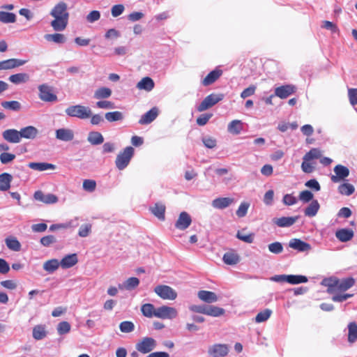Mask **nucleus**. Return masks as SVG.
Returning a JSON list of instances; mask_svg holds the SVG:
<instances>
[{
    "mask_svg": "<svg viewBox=\"0 0 357 357\" xmlns=\"http://www.w3.org/2000/svg\"><path fill=\"white\" fill-rule=\"evenodd\" d=\"M65 112L68 116L79 119H86L91 116V109L89 107L82 105L69 106L66 109Z\"/></svg>",
    "mask_w": 357,
    "mask_h": 357,
    "instance_id": "nucleus-1",
    "label": "nucleus"
},
{
    "mask_svg": "<svg viewBox=\"0 0 357 357\" xmlns=\"http://www.w3.org/2000/svg\"><path fill=\"white\" fill-rule=\"evenodd\" d=\"M134 151L135 150L132 146H127L117 155L115 164L119 170L124 169L128 165L134 155Z\"/></svg>",
    "mask_w": 357,
    "mask_h": 357,
    "instance_id": "nucleus-2",
    "label": "nucleus"
},
{
    "mask_svg": "<svg viewBox=\"0 0 357 357\" xmlns=\"http://www.w3.org/2000/svg\"><path fill=\"white\" fill-rule=\"evenodd\" d=\"M157 342L151 337H144L135 345L137 351L142 354H149L156 348Z\"/></svg>",
    "mask_w": 357,
    "mask_h": 357,
    "instance_id": "nucleus-3",
    "label": "nucleus"
},
{
    "mask_svg": "<svg viewBox=\"0 0 357 357\" xmlns=\"http://www.w3.org/2000/svg\"><path fill=\"white\" fill-rule=\"evenodd\" d=\"M223 98L224 95L222 93H211L202 101L197 107V110L199 112L205 111L221 101Z\"/></svg>",
    "mask_w": 357,
    "mask_h": 357,
    "instance_id": "nucleus-4",
    "label": "nucleus"
},
{
    "mask_svg": "<svg viewBox=\"0 0 357 357\" xmlns=\"http://www.w3.org/2000/svg\"><path fill=\"white\" fill-rule=\"evenodd\" d=\"M154 292L162 299L175 300L177 297V293L171 287L165 284H160L155 287Z\"/></svg>",
    "mask_w": 357,
    "mask_h": 357,
    "instance_id": "nucleus-5",
    "label": "nucleus"
},
{
    "mask_svg": "<svg viewBox=\"0 0 357 357\" xmlns=\"http://www.w3.org/2000/svg\"><path fill=\"white\" fill-rule=\"evenodd\" d=\"M178 315L176 308L167 305H162L156 308L155 317L162 319H173Z\"/></svg>",
    "mask_w": 357,
    "mask_h": 357,
    "instance_id": "nucleus-6",
    "label": "nucleus"
},
{
    "mask_svg": "<svg viewBox=\"0 0 357 357\" xmlns=\"http://www.w3.org/2000/svg\"><path fill=\"white\" fill-rule=\"evenodd\" d=\"M39 98L44 102H56L57 96L53 93L52 88L47 84H43L38 86Z\"/></svg>",
    "mask_w": 357,
    "mask_h": 357,
    "instance_id": "nucleus-7",
    "label": "nucleus"
},
{
    "mask_svg": "<svg viewBox=\"0 0 357 357\" xmlns=\"http://www.w3.org/2000/svg\"><path fill=\"white\" fill-rule=\"evenodd\" d=\"M229 351V346L226 344H214L208 349V354L212 357H225Z\"/></svg>",
    "mask_w": 357,
    "mask_h": 357,
    "instance_id": "nucleus-8",
    "label": "nucleus"
},
{
    "mask_svg": "<svg viewBox=\"0 0 357 357\" xmlns=\"http://www.w3.org/2000/svg\"><path fill=\"white\" fill-rule=\"evenodd\" d=\"M50 14L52 17H64L68 19L69 13L68 12L67 3L63 1H59L53 7Z\"/></svg>",
    "mask_w": 357,
    "mask_h": 357,
    "instance_id": "nucleus-9",
    "label": "nucleus"
},
{
    "mask_svg": "<svg viewBox=\"0 0 357 357\" xmlns=\"http://www.w3.org/2000/svg\"><path fill=\"white\" fill-rule=\"evenodd\" d=\"M296 86L291 84H286L275 89V96L281 99H285L296 92Z\"/></svg>",
    "mask_w": 357,
    "mask_h": 357,
    "instance_id": "nucleus-10",
    "label": "nucleus"
},
{
    "mask_svg": "<svg viewBox=\"0 0 357 357\" xmlns=\"http://www.w3.org/2000/svg\"><path fill=\"white\" fill-rule=\"evenodd\" d=\"M192 223L190 215L185 211L181 212L175 222V227L179 230H185L189 227Z\"/></svg>",
    "mask_w": 357,
    "mask_h": 357,
    "instance_id": "nucleus-11",
    "label": "nucleus"
},
{
    "mask_svg": "<svg viewBox=\"0 0 357 357\" xmlns=\"http://www.w3.org/2000/svg\"><path fill=\"white\" fill-rule=\"evenodd\" d=\"M298 218L299 216L274 218L272 222L279 227H289L294 225Z\"/></svg>",
    "mask_w": 357,
    "mask_h": 357,
    "instance_id": "nucleus-12",
    "label": "nucleus"
},
{
    "mask_svg": "<svg viewBox=\"0 0 357 357\" xmlns=\"http://www.w3.org/2000/svg\"><path fill=\"white\" fill-rule=\"evenodd\" d=\"M26 63V60L18 59H9L0 61V70H10L19 66H22Z\"/></svg>",
    "mask_w": 357,
    "mask_h": 357,
    "instance_id": "nucleus-13",
    "label": "nucleus"
},
{
    "mask_svg": "<svg viewBox=\"0 0 357 357\" xmlns=\"http://www.w3.org/2000/svg\"><path fill=\"white\" fill-rule=\"evenodd\" d=\"M3 138L8 142L17 144L21 141L20 132L15 129H8L2 132Z\"/></svg>",
    "mask_w": 357,
    "mask_h": 357,
    "instance_id": "nucleus-14",
    "label": "nucleus"
},
{
    "mask_svg": "<svg viewBox=\"0 0 357 357\" xmlns=\"http://www.w3.org/2000/svg\"><path fill=\"white\" fill-rule=\"evenodd\" d=\"M289 247L298 252H306L311 249L309 243L298 238H292L289 242Z\"/></svg>",
    "mask_w": 357,
    "mask_h": 357,
    "instance_id": "nucleus-15",
    "label": "nucleus"
},
{
    "mask_svg": "<svg viewBox=\"0 0 357 357\" xmlns=\"http://www.w3.org/2000/svg\"><path fill=\"white\" fill-rule=\"evenodd\" d=\"M56 138L63 142H70L74 139V132L69 128H59L55 132Z\"/></svg>",
    "mask_w": 357,
    "mask_h": 357,
    "instance_id": "nucleus-16",
    "label": "nucleus"
},
{
    "mask_svg": "<svg viewBox=\"0 0 357 357\" xmlns=\"http://www.w3.org/2000/svg\"><path fill=\"white\" fill-rule=\"evenodd\" d=\"M158 116V109L157 107H153L149 111L146 112L142 116L139 121V123L141 125L149 124L153 121Z\"/></svg>",
    "mask_w": 357,
    "mask_h": 357,
    "instance_id": "nucleus-17",
    "label": "nucleus"
},
{
    "mask_svg": "<svg viewBox=\"0 0 357 357\" xmlns=\"http://www.w3.org/2000/svg\"><path fill=\"white\" fill-rule=\"evenodd\" d=\"M34 198L45 204H54L58 201V198L56 195L50 193L44 194L41 191H36L34 193Z\"/></svg>",
    "mask_w": 357,
    "mask_h": 357,
    "instance_id": "nucleus-18",
    "label": "nucleus"
},
{
    "mask_svg": "<svg viewBox=\"0 0 357 357\" xmlns=\"http://www.w3.org/2000/svg\"><path fill=\"white\" fill-rule=\"evenodd\" d=\"M222 74V71L215 68L210 72L202 81V84L204 86H209L214 83Z\"/></svg>",
    "mask_w": 357,
    "mask_h": 357,
    "instance_id": "nucleus-19",
    "label": "nucleus"
},
{
    "mask_svg": "<svg viewBox=\"0 0 357 357\" xmlns=\"http://www.w3.org/2000/svg\"><path fill=\"white\" fill-rule=\"evenodd\" d=\"M198 298L207 303H215L218 301V296L213 291L201 290L197 294Z\"/></svg>",
    "mask_w": 357,
    "mask_h": 357,
    "instance_id": "nucleus-20",
    "label": "nucleus"
},
{
    "mask_svg": "<svg viewBox=\"0 0 357 357\" xmlns=\"http://www.w3.org/2000/svg\"><path fill=\"white\" fill-rule=\"evenodd\" d=\"M68 19L64 17H54V20L50 22V25L53 30L57 32L64 31L68 25Z\"/></svg>",
    "mask_w": 357,
    "mask_h": 357,
    "instance_id": "nucleus-21",
    "label": "nucleus"
},
{
    "mask_svg": "<svg viewBox=\"0 0 357 357\" xmlns=\"http://www.w3.org/2000/svg\"><path fill=\"white\" fill-rule=\"evenodd\" d=\"M20 137L22 138H25L28 139H33L38 135V129L32 126H29L22 128L20 130Z\"/></svg>",
    "mask_w": 357,
    "mask_h": 357,
    "instance_id": "nucleus-22",
    "label": "nucleus"
},
{
    "mask_svg": "<svg viewBox=\"0 0 357 357\" xmlns=\"http://www.w3.org/2000/svg\"><path fill=\"white\" fill-rule=\"evenodd\" d=\"M234 202V199L230 197H219L213 200L212 206L217 209H224Z\"/></svg>",
    "mask_w": 357,
    "mask_h": 357,
    "instance_id": "nucleus-23",
    "label": "nucleus"
},
{
    "mask_svg": "<svg viewBox=\"0 0 357 357\" xmlns=\"http://www.w3.org/2000/svg\"><path fill=\"white\" fill-rule=\"evenodd\" d=\"M78 261L77 256L76 254H70L65 256L60 261V265L62 268L66 269L73 267Z\"/></svg>",
    "mask_w": 357,
    "mask_h": 357,
    "instance_id": "nucleus-24",
    "label": "nucleus"
},
{
    "mask_svg": "<svg viewBox=\"0 0 357 357\" xmlns=\"http://www.w3.org/2000/svg\"><path fill=\"white\" fill-rule=\"evenodd\" d=\"M355 280L353 278L336 280V290L344 291L354 286Z\"/></svg>",
    "mask_w": 357,
    "mask_h": 357,
    "instance_id": "nucleus-25",
    "label": "nucleus"
},
{
    "mask_svg": "<svg viewBox=\"0 0 357 357\" xmlns=\"http://www.w3.org/2000/svg\"><path fill=\"white\" fill-rule=\"evenodd\" d=\"M354 232L351 229H340L336 231V238L342 242H347L353 238Z\"/></svg>",
    "mask_w": 357,
    "mask_h": 357,
    "instance_id": "nucleus-26",
    "label": "nucleus"
},
{
    "mask_svg": "<svg viewBox=\"0 0 357 357\" xmlns=\"http://www.w3.org/2000/svg\"><path fill=\"white\" fill-rule=\"evenodd\" d=\"M44 38L47 41L56 44H63L66 42V37L60 33H47L44 36Z\"/></svg>",
    "mask_w": 357,
    "mask_h": 357,
    "instance_id": "nucleus-27",
    "label": "nucleus"
},
{
    "mask_svg": "<svg viewBox=\"0 0 357 357\" xmlns=\"http://www.w3.org/2000/svg\"><path fill=\"white\" fill-rule=\"evenodd\" d=\"M154 82L153 80L149 77H146L142 78L137 84V88L140 90H145L146 91H151L154 88Z\"/></svg>",
    "mask_w": 357,
    "mask_h": 357,
    "instance_id": "nucleus-28",
    "label": "nucleus"
},
{
    "mask_svg": "<svg viewBox=\"0 0 357 357\" xmlns=\"http://www.w3.org/2000/svg\"><path fill=\"white\" fill-rule=\"evenodd\" d=\"M87 141L91 145H100L103 143L104 137L100 132L97 131H91L88 135Z\"/></svg>",
    "mask_w": 357,
    "mask_h": 357,
    "instance_id": "nucleus-29",
    "label": "nucleus"
},
{
    "mask_svg": "<svg viewBox=\"0 0 357 357\" xmlns=\"http://www.w3.org/2000/svg\"><path fill=\"white\" fill-rule=\"evenodd\" d=\"M165 206L162 203H156L150 208L151 213L160 220H165Z\"/></svg>",
    "mask_w": 357,
    "mask_h": 357,
    "instance_id": "nucleus-30",
    "label": "nucleus"
},
{
    "mask_svg": "<svg viewBox=\"0 0 357 357\" xmlns=\"http://www.w3.org/2000/svg\"><path fill=\"white\" fill-rule=\"evenodd\" d=\"M29 167L39 172L45 171L47 169H55L56 166L53 164L47 162H30L28 165Z\"/></svg>",
    "mask_w": 357,
    "mask_h": 357,
    "instance_id": "nucleus-31",
    "label": "nucleus"
},
{
    "mask_svg": "<svg viewBox=\"0 0 357 357\" xmlns=\"http://www.w3.org/2000/svg\"><path fill=\"white\" fill-rule=\"evenodd\" d=\"M13 176L8 173L0 174V190L6 191L10 188Z\"/></svg>",
    "mask_w": 357,
    "mask_h": 357,
    "instance_id": "nucleus-32",
    "label": "nucleus"
},
{
    "mask_svg": "<svg viewBox=\"0 0 357 357\" xmlns=\"http://www.w3.org/2000/svg\"><path fill=\"white\" fill-rule=\"evenodd\" d=\"M139 284V279L135 277H132L126 280L123 284H119V288L121 289L132 290L136 288Z\"/></svg>",
    "mask_w": 357,
    "mask_h": 357,
    "instance_id": "nucleus-33",
    "label": "nucleus"
},
{
    "mask_svg": "<svg viewBox=\"0 0 357 357\" xmlns=\"http://www.w3.org/2000/svg\"><path fill=\"white\" fill-rule=\"evenodd\" d=\"M60 261L56 259H52L43 264V269L49 273H52L60 266Z\"/></svg>",
    "mask_w": 357,
    "mask_h": 357,
    "instance_id": "nucleus-34",
    "label": "nucleus"
},
{
    "mask_svg": "<svg viewBox=\"0 0 357 357\" xmlns=\"http://www.w3.org/2000/svg\"><path fill=\"white\" fill-rule=\"evenodd\" d=\"M47 335L46 327L45 325H36L33 328V337L36 340H40Z\"/></svg>",
    "mask_w": 357,
    "mask_h": 357,
    "instance_id": "nucleus-35",
    "label": "nucleus"
},
{
    "mask_svg": "<svg viewBox=\"0 0 357 357\" xmlns=\"http://www.w3.org/2000/svg\"><path fill=\"white\" fill-rule=\"evenodd\" d=\"M319 209V204L317 200H312L311 203L305 208L304 213L305 216L314 217Z\"/></svg>",
    "mask_w": 357,
    "mask_h": 357,
    "instance_id": "nucleus-36",
    "label": "nucleus"
},
{
    "mask_svg": "<svg viewBox=\"0 0 357 357\" xmlns=\"http://www.w3.org/2000/svg\"><path fill=\"white\" fill-rule=\"evenodd\" d=\"M112 90L107 87H100L95 91L93 98L98 100L108 98L112 95Z\"/></svg>",
    "mask_w": 357,
    "mask_h": 357,
    "instance_id": "nucleus-37",
    "label": "nucleus"
},
{
    "mask_svg": "<svg viewBox=\"0 0 357 357\" xmlns=\"http://www.w3.org/2000/svg\"><path fill=\"white\" fill-rule=\"evenodd\" d=\"M8 79L15 84H20L26 82L29 79V76L26 73H17L10 75Z\"/></svg>",
    "mask_w": 357,
    "mask_h": 357,
    "instance_id": "nucleus-38",
    "label": "nucleus"
},
{
    "mask_svg": "<svg viewBox=\"0 0 357 357\" xmlns=\"http://www.w3.org/2000/svg\"><path fill=\"white\" fill-rule=\"evenodd\" d=\"M225 312V310L222 307L214 305H207L205 314L213 317H218L223 315Z\"/></svg>",
    "mask_w": 357,
    "mask_h": 357,
    "instance_id": "nucleus-39",
    "label": "nucleus"
},
{
    "mask_svg": "<svg viewBox=\"0 0 357 357\" xmlns=\"http://www.w3.org/2000/svg\"><path fill=\"white\" fill-rule=\"evenodd\" d=\"M337 190L341 195L349 196L354 192L355 188L352 184L344 182L338 186Z\"/></svg>",
    "mask_w": 357,
    "mask_h": 357,
    "instance_id": "nucleus-40",
    "label": "nucleus"
},
{
    "mask_svg": "<svg viewBox=\"0 0 357 357\" xmlns=\"http://www.w3.org/2000/svg\"><path fill=\"white\" fill-rule=\"evenodd\" d=\"M321 156V151L319 149L313 148L304 155L303 160H309L311 162L315 159H320Z\"/></svg>",
    "mask_w": 357,
    "mask_h": 357,
    "instance_id": "nucleus-41",
    "label": "nucleus"
},
{
    "mask_svg": "<svg viewBox=\"0 0 357 357\" xmlns=\"http://www.w3.org/2000/svg\"><path fill=\"white\" fill-rule=\"evenodd\" d=\"M223 261L228 265H234L239 261V256L232 252H226L222 257Z\"/></svg>",
    "mask_w": 357,
    "mask_h": 357,
    "instance_id": "nucleus-42",
    "label": "nucleus"
},
{
    "mask_svg": "<svg viewBox=\"0 0 357 357\" xmlns=\"http://www.w3.org/2000/svg\"><path fill=\"white\" fill-rule=\"evenodd\" d=\"M287 282L291 284H298L301 283H305L308 281L307 278L304 275H287Z\"/></svg>",
    "mask_w": 357,
    "mask_h": 357,
    "instance_id": "nucleus-43",
    "label": "nucleus"
},
{
    "mask_svg": "<svg viewBox=\"0 0 357 357\" xmlns=\"http://www.w3.org/2000/svg\"><path fill=\"white\" fill-rule=\"evenodd\" d=\"M348 341L354 343L357 340V324L356 322H351L348 325Z\"/></svg>",
    "mask_w": 357,
    "mask_h": 357,
    "instance_id": "nucleus-44",
    "label": "nucleus"
},
{
    "mask_svg": "<svg viewBox=\"0 0 357 357\" xmlns=\"http://www.w3.org/2000/svg\"><path fill=\"white\" fill-rule=\"evenodd\" d=\"M349 174V169L342 165H336V182L344 180Z\"/></svg>",
    "mask_w": 357,
    "mask_h": 357,
    "instance_id": "nucleus-45",
    "label": "nucleus"
},
{
    "mask_svg": "<svg viewBox=\"0 0 357 357\" xmlns=\"http://www.w3.org/2000/svg\"><path fill=\"white\" fill-rule=\"evenodd\" d=\"M6 246L13 251H20L21 244L15 237H8L5 240Z\"/></svg>",
    "mask_w": 357,
    "mask_h": 357,
    "instance_id": "nucleus-46",
    "label": "nucleus"
},
{
    "mask_svg": "<svg viewBox=\"0 0 357 357\" xmlns=\"http://www.w3.org/2000/svg\"><path fill=\"white\" fill-rule=\"evenodd\" d=\"M227 129L230 133L238 135L243 129L242 123L239 120H234L229 123Z\"/></svg>",
    "mask_w": 357,
    "mask_h": 357,
    "instance_id": "nucleus-47",
    "label": "nucleus"
},
{
    "mask_svg": "<svg viewBox=\"0 0 357 357\" xmlns=\"http://www.w3.org/2000/svg\"><path fill=\"white\" fill-rule=\"evenodd\" d=\"M141 311L144 316L150 318L155 317L156 308L154 307L153 304L146 303L142 305Z\"/></svg>",
    "mask_w": 357,
    "mask_h": 357,
    "instance_id": "nucleus-48",
    "label": "nucleus"
},
{
    "mask_svg": "<svg viewBox=\"0 0 357 357\" xmlns=\"http://www.w3.org/2000/svg\"><path fill=\"white\" fill-rule=\"evenodd\" d=\"M16 21V15L13 13H8L5 11H0V22L8 24L14 23Z\"/></svg>",
    "mask_w": 357,
    "mask_h": 357,
    "instance_id": "nucleus-49",
    "label": "nucleus"
},
{
    "mask_svg": "<svg viewBox=\"0 0 357 357\" xmlns=\"http://www.w3.org/2000/svg\"><path fill=\"white\" fill-rule=\"evenodd\" d=\"M321 284L327 287V291L332 294V300L335 301V280L332 278H325L322 280Z\"/></svg>",
    "mask_w": 357,
    "mask_h": 357,
    "instance_id": "nucleus-50",
    "label": "nucleus"
},
{
    "mask_svg": "<svg viewBox=\"0 0 357 357\" xmlns=\"http://www.w3.org/2000/svg\"><path fill=\"white\" fill-rule=\"evenodd\" d=\"M106 120L109 122H114L123 119V114L119 111L107 112L105 115Z\"/></svg>",
    "mask_w": 357,
    "mask_h": 357,
    "instance_id": "nucleus-51",
    "label": "nucleus"
},
{
    "mask_svg": "<svg viewBox=\"0 0 357 357\" xmlns=\"http://www.w3.org/2000/svg\"><path fill=\"white\" fill-rule=\"evenodd\" d=\"M1 105L4 109H10L12 111H18L21 108V104L16 100L3 101L1 102Z\"/></svg>",
    "mask_w": 357,
    "mask_h": 357,
    "instance_id": "nucleus-52",
    "label": "nucleus"
},
{
    "mask_svg": "<svg viewBox=\"0 0 357 357\" xmlns=\"http://www.w3.org/2000/svg\"><path fill=\"white\" fill-rule=\"evenodd\" d=\"M272 314V311L270 309H266L260 312H259L255 317V322L256 323H261L266 321L269 319Z\"/></svg>",
    "mask_w": 357,
    "mask_h": 357,
    "instance_id": "nucleus-53",
    "label": "nucleus"
},
{
    "mask_svg": "<svg viewBox=\"0 0 357 357\" xmlns=\"http://www.w3.org/2000/svg\"><path fill=\"white\" fill-rule=\"evenodd\" d=\"M268 248L270 252L279 255L283 252V245L280 242L276 241L268 245Z\"/></svg>",
    "mask_w": 357,
    "mask_h": 357,
    "instance_id": "nucleus-54",
    "label": "nucleus"
},
{
    "mask_svg": "<svg viewBox=\"0 0 357 357\" xmlns=\"http://www.w3.org/2000/svg\"><path fill=\"white\" fill-rule=\"evenodd\" d=\"M119 329L122 333H131L135 330V325L132 321H124L120 324Z\"/></svg>",
    "mask_w": 357,
    "mask_h": 357,
    "instance_id": "nucleus-55",
    "label": "nucleus"
},
{
    "mask_svg": "<svg viewBox=\"0 0 357 357\" xmlns=\"http://www.w3.org/2000/svg\"><path fill=\"white\" fill-rule=\"evenodd\" d=\"M236 236L238 239L245 243H252L254 241L255 234L253 233L243 234L241 232L238 231Z\"/></svg>",
    "mask_w": 357,
    "mask_h": 357,
    "instance_id": "nucleus-56",
    "label": "nucleus"
},
{
    "mask_svg": "<svg viewBox=\"0 0 357 357\" xmlns=\"http://www.w3.org/2000/svg\"><path fill=\"white\" fill-rule=\"evenodd\" d=\"M83 188L87 192H93L96 188V183L94 180L86 179L83 181Z\"/></svg>",
    "mask_w": 357,
    "mask_h": 357,
    "instance_id": "nucleus-57",
    "label": "nucleus"
},
{
    "mask_svg": "<svg viewBox=\"0 0 357 357\" xmlns=\"http://www.w3.org/2000/svg\"><path fill=\"white\" fill-rule=\"evenodd\" d=\"M250 204L247 202H243L238 206L236 213L239 218H243L246 215Z\"/></svg>",
    "mask_w": 357,
    "mask_h": 357,
    "instance_id": "nucleus-58",
    "label": "nucleus"
},
{
    "mask_svg": "<svg viewBox=\"0 0 357 357\" xmlns=\"http://www.w3.org/2000/svg\"><path fill=\"white\" fill-rule=\"evenodd\" d=\"M70 330V325L67 321H61L58 324L57 331L59 335L68 333Z\"/></svg>",
    "mask_w": 357,
    "mask_h": 357,
    "instance_id": "nucleus-59",
    "label": "nucleus"
},
{
    "mask_svg": "<svg viewBox=\"0 0 357 357\" xmlns=\"http://www.w3.org/2000/svg\"><path fill=\"white\" fill-rule=\"evenodd\" d=\"M91 231V224H84L80 226L78 235L80 237H86L88 236Z\"/></svg>",
    "mask_w": 357,
    "mask_h": 357,
    "instance_id": "nucleus-60",
    "label": "nucleus"
},
{
    "mask_svg": "<svg viewBox=\"0 0 357 357\" xmlns=\"http://www.w3.org/2000/svg\"><path fill=\"white\" fill-rule=\"evenodd\" d=\"M96 105L100 109H112L115 108L114 103L109 100H99Z\"/></svg>",
    "mask_w": 357,
    "mask_h": 357,
    "instance_id": "nucleus-61",
    "label": "nucleus"
},
{
    "mask_svg": "<svg viewBox=\"0 0 357 357\" xmlns=\"http://www.w3.org/2000/svg\"><path fill=\"white\" fill-rule=\"evenodd\" d=\"M15 158V155L10 153L3 152L0 154V161L6 165L12 162Z\"/></svg>",
    "mask_w": 357,
    "mask_h": 357,
    "instance_id": "nucleus-62",
    "label": "nucleus"
},
{
    "mask_svg": "<svg viewBox=\"0 0 357 357\" xmlns=\"http://www.w3.org/2000/svg\"><path fill=\"white\" fill-rule=\"evenodd\" d=\"M40 243L45 247H49L50 245L56 242V239L53 235H47L40 238Z\"/></svg>",
    "mask_w": 357,
    "mask_h": 357,
    "instance_id": "nucleus-63",
    "label": "nucleus"
},
{
    "mask_svg": "<svg viewBox=\"0 0 357 357\" xmlns=\"http://www.w3.org/2000/svg\"><path fill=\"white\" fill-rule=\"evenodd\" d=\"M100 18V13L98 10H93L90 12L86 17V20L89 23H93Z\"/></svg>",
    "mask_w": 357,
    "mask_h": 357,
    "instance_id": "nucleus-64",
    "label": "nucleus"
}]
</instances>
